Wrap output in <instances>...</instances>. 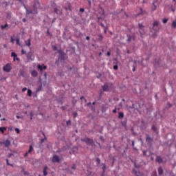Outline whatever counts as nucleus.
I'll use <instances>...</instances> for the list:
<instances>
[{
    "label": "nucleus",
    "mask_w": 176,
    "mask_h": 176,
    "mask_svg": "<svg viewBox=\"0 0 176 176\" xmlns=\"http://www.w3.org/2000/svg\"><path fill=\"white\" fill-rule=\"evenodd\" d=\"M48 168H49L47 167V166H45L43 167V175L44 176L47 175V170H48Z\"/></svg>",
    "instance_id": "obj_11"
},
{
    "label": "nucleus",
    "mask_w": 176,
    "mask_h": 176,
    "mask_svg": "<svg viewBox=\"0 0 176 176\" xmlns=\"http://www.w3.org/2000/svg\"><path fill=\"white\" fill-rule=\"evenodd\" d=\"M66 124L67 126H71V120H69L68 121H67Z\"/></svg>",
    "instance_id": "obj_29"
},
{
    "label": "nucleus",
    "mask_w": 176,
    "mask_h": 176,
    "mask_svg": "<svg viewBox=\"0 0 176 176\" xmlns=\"http://www.w3.org/2000/svg\"><path fill=\"white\" fill-rule=\"evenodd\" d=\"M23 6L26 10L27 14H36V13H38V8H41V4L39 3V1L38 0H36L33 5V10H28V8L26 6H25V4H23Z\"/></svg>",
    "instance_id": "obj_1"
},
{
    "label": "nucleus",
    "mask_w": 176,
    "mask_h": 176,
    "mask_svg": "<svg viewBox=\"0 0 176 176\" xmlns=\"http://www.w3.org/2000/svg\"><path fill=\"white\" fill-rule=\"evenodd\" d=\"M159 65V60H155V65Z\"/></svg>",
    "instance_id": "obj_53"
},
{
    "label": "nucleus",
    "mask_w": 176,
    "mask_h": 176,
    "mask_svg": "<svg viewBox=\"0 0 176 176\" xmlns=\"http://www.w3.org/2000/svg\"><path fill=\"white\" fill-rule=\"evenodd\" d=\"M37 68L40 69V71H43V69H47V67L45 65H38Z\"/></svg>",
    "instance_id": "obj_10"
},
{
    "label": "nucleus",
    "mask_w": 176,
    "mask_h": 176,
    "mask_svg": "<svg viewBox=\"0 0 176 176\" xmlns=\"http://www.w3.org/2000/svg\"><path fill=\"white\" fill-rule=\"evenodd\" d=\"M132 146H133V149H136L135 148H134V140L132 141Z\"/></svg>",
    "instance_id": "obj_49"
},
{
    "label": "nucleus",
    "mask_w": 176,
    "mask_h": 176,
    "mask_svg": "<svg viewBox=\"0 0 176 176\" xmlns=\"http://www.w3.org/2000/svg\"><path fill=\"white\" fill-rule=\"evenodd\" d=\"M80 12H85V9H83V8H80Z\"/></svg>",
    "instance_id": "obj_51"
},
{
    "label": "nucleus",
    "mask_w": 176,
    "mask_h": 176,
    "mask_svg": "<svg viewBox=\"0 0 176 176\" xmlns=\"http://www.w3.org/2000/svg\"><path fill=\"white\" fill-rule=\"evenodd\" d=\"M118 65H115L113 66V69H115L116 71L118 70Z\"/></svg>",
    "instance_id": "obj_43"
},
{
    "label": "nucleus",
    "mask_w": 176,
    "mask_h": 176,
    "mask_svg": "<svg viewBox=\"0 0 176 176\" xmlns=\"http://www.w3.org/2000/svg\"><path fill=\"white\" fill-rule=\"evenodd\" d=\"M155 161L157 162V163H162L163 162V160L162 159V157L160 156H157Z\"/></svg>",
    "instance_id": "obj_15"
},
{
    "label": "nucleus",
    "mask_w": 176,
    "mask_h": 176,
    "mask_svg": "<svg viewBox=\"0 0 176 176\" xmlns=\"http://www.w3.org/2000/svg\"><path fill=\"white\" fill-rule=\"evenodd\" d=\"M30 120H32V117L34 116V113L30 112Z\"/></svg>",
    "instance_id": "obj_31"
},
{
    "label": "nucleus",
    "mask_w": 176,
    "mask_h": 176,
    "mask_svg": "<svg viewBox=\"0 0 176 176\" xmlns=\"http://www.w3.org/2000/svg\"><path fill=\"white\" fill-rule=\"evenodd\" d=\"M6 130H8V129L5 126L0 127V133H1V134H3Z\"/></svg>",
    "instance_id": "obj_17"
},
{
    "label": "nucleus",
    "mask_w": 176,
    "mask_h": 176,
    "mask_svg": "<svg viewBox=\"0 0 176 176\" xmlns=\"http://www.w3.org/2000/svg\"><path fill=\"white\" fill-rule=\"evenodd\" d=\"M59 54L60 55V57H61L62 60H64V52L60 51Z\"/></svg>",
    "instance_id": "obj_25"
},
{
    "label": "nucleus",
    "mask_w": 176,
    "mask_h": 176,
    "mask_svg": "<svg viewBox=\"0 0 176 176\" xmlns=\"http://www.w3.org/2000/svg\"><path fill=\"white\" fill-rule=\"evenodd\" d=\"M33 151H34V147H32V145H30L29 147L28 151L24 154V157H27V156H28V154L31 153V152H32Z\"/></svg>",
    "instance_id": "obj_7"
},
{
    "label": "nucleus",
    "mask_w": 176,
    "mask_h": 176,
    "mask_svg": "<svg viewBox=\"0 0 176 176\" xmlns=\"http://www.w3.org/2000/svg\"><path fill=\"white\" fill-rule=\"evenodd\" d=\"M113 113H116V108L113 110Z\"/></svg>",
    "instance_id": "obj_52"
},
{
    "label": "nucleus",
    "mask_w": 176,
    "mask_h": 176,
    "mask_svg": "<svg viewBox=\"0 0 176 176\" xmlns=\"http://www.w3.org/2000/svg\"><path fill=\"white\" fill-rule=\"evenodd\" d=\"M157 8V6H156V1L153 2L152 6H151V10L153 11H155V10H156Z\"/></svg>",
    "instance_id": "obj_13"
},
{
    "label": "nucleus",
    "mask_w": 176,
    "mask_h": 176,
    "mask_svg": "<svg viewBox=\"0 0 176 176\" xmlns=\"http://www.w3.org/2000/svg\"><path fill=\"white\" fill-rule=\"evenodd\" d=\"M31 75L32 76H33L34 78H36V76H38V72H36V70H33L31 72Z\"/></svg>",
    "instance_id": "obj_14"
},
{
    "label": "nucleus",
    "mask_w": 176,
    "mask_h": 176,
    "mask_svg": "<svg viewBox=\"0 0 176 176\" xmlns=\"http://www.w3.org/2000/svg\"><path fill=\"white\" fill-rule=\"evenodd\" d=\"M86 39H87V41H90V37L89 36H87Z\"/></svg>",
    "instance_id": "obj_56"
},
{
    "label": "nucleus",
    "mask_w": 176,
    "mask_h": 176,
    "mask_svg": "<svg viewBox=\"0 0 176 176\" xmlns=\"http://www.w3.org/2000/svg\"><path fill=\"white\" fill-rule=\"evenodd\" d=\"M101 56H102V53L100 52L99 53V56L101 57Z\"/></svg>",
    "instance_id": "obj_60"
},
{
    "label": "nucleus",
    "mask_w": 176,
    "mask_h": 176,
    "mask_svg": "<svg viewBox=\"0 0 176 176\" xmlns=\"http://www.w3.org/2000/svg\"><path fill=\"white\" fill-rule=\"evenodd\" d=\"M158 174L159 175H162V174H163V168H162V167L158 168Z\"/></svg>",
    "instance_id": "obj_22"
},
{
    "label": "nucleus",
    "mask_w": 176,
    "mask_h": 176,
    "mask_svg": "<svg viewBox=\"0 0 176 176\" xmlns=\"http://www.w3.org/2000/svg\"><path fill=\"white\" fill-rule=\"evenodd\" d=\"M15 131L16 132L17 134H20V129H19V128H16Z\"/></svg>",
    "instance_id": "obj_32"
},
{
    "label": "nucleus",
    "mask_w": 176,
    "mask_h": 176,
    "mask_svg": "<svg viewBox=\"0 0 176 176\" xmlns=\"http://www.w3.org/2000/svg\"><path fill=\"white\" fill-rule=\"evenodd\" d=\"M143 156H146V151H143Z\"/></svg>",
    "instance_id": "obj_46"
},
{
    "label": "nucleus",
    "mask_w": 176,
    "mask_h": 176,
    "mask_svg": "<svg viewBox=\"0 0 176 176\" xmlns=\"http://www.w3.org/2000/svg\"><path fill=\"white\" fill-rule=\"evenodd\" d=\"M133 72H135V67H134V66H133Z\"/></svg>",
    "instance_id": "obj_59"
},
{
    "label": "nucleus",
    "mask_w": 176,
    "mask_h": 176,
    "mask_svg": "<svg viewBox=\"0 0 176 176\" xmlns=\"http://www.w3.org/2000/svg\"><path fill=\"white\" fill-rule=\"evenodd\" d=\"M104 34H107V28L106 27H104Z\"/></svg>",
    "instance_id": "obj_54"
},
{
    "label": "nucleus",
    "mask_w": 176,
    "mask_h": 176,
    "mask_svg": "<svg viewBox=\"0 0 176 176\" xmlns=\"http://www.w3.org/2000/svg\"><path fill=\"white\" fill-rule=\"evenodd\" d=\"M27 57H28V60L34 61V56L32 55V54H28Z\"/></svg>",
    "instance_id": "obj_19"
},
{
    "label": "nucleus",
    "mask_w": 176,
    "mask_h": 176,
    "mask_svg": "<svg viewBox=\"0 0 176 176\" xmlns=\"http://www.w3.org/2000/svg\"><path fill=\"white\" fill-rule=\"evenodd\" d=\"M80 100H85V97H84V96H81V97L80 98Z\"/></svg>",
    "instance_id": "obj_57"
},
{
    "label": "nucleus",
    "mask_w": 176,
    "mask_h": 176,
    "mask_svg": "<svg viewBox=\"0 0 176 176\" xmlns=\"http://www.w3.org/2000/svg\"><path fill=\"white\" fill-rule=\"evenodd\" d=\"M156 175H157V174L156 171L153 172V173H152V175H151V176H156Z\"/></svg>",
    "instance_id": "obj_41"
},
{
    "label": "nucleus",
    "mask_w": 176,
    "mask_h": 176,
    "mask_svg": "<svg viewBox=\"0 0 176 176\" xmlns=\"http://www.w3.org/2000/svg\"><path fill=\"white\" fill-rule=\"evenodd\" d=\"M127 41L128 42H131V41H134L135 38L134 36H131V35L127 34Z\"/></svg>",
    "instance_id": "obj_12"
},
{
    "label": "nucleus",
    "mask_w": 176,
    "mask_h": 176,
    "mask_svg": "<svg viewBox=\"0 0 176 176\" xmlns=\"http://www.w3.org/2000/svg\"><path fill=\"white\" fill-rule=\"evenodd\" d=\"M3 145H4L6 148H9L10 146V140H6V141L3 142Z\"/></svg>",
    "instance_id": "obj_9"
},
{
    "label": "nucleus",
    "mask_w": 176,
    "mask_h": 176,
    "mask_svg": "<svg viewBox=\"0 0 176 176\" xmlns=\"http://www.w3.org/2000/svg\"><path fill=\"white\" fill-rule=\"evenodd\" d=\"M32 94V91H31V89H28V96H29V97H31Z\"/></svg>",
    "instance_id": "obj_26"
},
{
    "label": "nucleus",
    "mask_w": 176,
    "mask_h": 176,
    "mask_svg": "<svg viewBox=\"0 0 176 176\" xmlns=\"http://www.w3.org/2000/svg\"><path fill=\"white\" fill-rule=\"evenodd\" d=\"M1 121H2V120H6V119L3 118V119H1Z\"/></svg>",
    "instance_id": "obj_64"
},
{
    "label": "nucleus",
    "mask_w": 176,
    "mask_h": 176,
    "mask_svg": "<svg viewBox=\"0 0 176 176\" xmlns=\"http://www.w3.org/2000/svg\"><path fill=\"white\" fill-rule=\"evenodd\" d=\"M17 54H16L14 52L11 53V57H14V61H16V57Z\"/></svg>",
    "instance_id": "obj_23"
},
{
    "label": "nucleus",
    "mask_w": 176,
    "mask_h": 176,
    "mask_svg": "<svg viewBox=\"0 0 176 176\" xmlns=\"http://www.w3.org/2000/svg\"><path fill=\"white\" fill-rule=\"evenodd\" d=\"M3 70L4 72H10L12 71V65L10 63H7L6 65L3 66Z\"/></svg>",
    "instance_id": "obj_3"
},
{
    "label": "nucleus",
    "mask_w": 176,
    "mask_h": 176,
    "mask_svg": "<svg viewBox=\"0 0 176 176\" xmlns=\"http://www.w3.org/2000/svg\"><path fill=\"white\" fill-rule=\"evenodd\" d=\"M171 27H172V28H174L175 30V28H176V20L173 21Z\"/></svg>",
    "instance_id": "obj_21"
},
{
    "label": "nucleus",
    "mask_w": 176,
    "mask_h": 176,
    "mask_svg": "<svg viewBox=\"0 0 176 176\" xmlns=\"http://www.w3.org/2000/svg\"><path fill=\"white\" fill-rule=\"evenodd\" d=\"M102 170H103V172H105V168H106V166H105V164H102Z\"/></svg>",
    "instance_id": "obj_34"
},
{
    "label": "nucleus",
    "mask_w": 176,
    "mask_h": 176,
    "mask_svg": "<svg viewBox=\"0 0 176 176\" xmlns=\"http://www.w3.org/2000/svg\"><path fill=\"white\" fill-rule=\"evenodd\" d=\"M139 32L141 36H144L145 35V26L143 25L142 23L138 24Z\"/></svg>",
    "instance_id": "obj_2"
},
{
    "label": "nucleus",
    "mask_w": 176,
    "mask_h": 176,
    "mask_svg": "<svg viewBox=\"0 0 176 176\" xmlns=\"http://www.w3.org/2000/svg\"><path fill=\"white\" fill-rule=\"evenodd\" d=\"M6 162L8 166H11V167H13V164L9 163V160H6Z\"/></svg>",
    "instance_id": "obj_30"
},
{
    "label": "nucleus",
    "mask_w": 176,
    "mask_h": 176,
    "mask_svg": "<svg viewBox=\"0 0 176 176\" xmlns=\"http://www.w3.org/2000/svg\"><path fill=\"white\" fill-rule=\"evenodd\" d=\"M73 116L74 118H76V116H78V113H74Z\"/></svg>",
    "instance_id": "obj_44"
},
{
    "label": "nucleus",
    "mask_w": 176,
    "mask_h": 176,
    "mask_svg": "<svg viewBox=\"0 0 176 176\" xmlns=\"http://www.w3.org/2000/svg\"><path fill=\"white\" fill-rule=\"evenodd\" d=\"M101 27H104V23L100 24Z\"/></svg>",
    "instance_id": "obj_62"
},
{
    "label": "nucleus",
    "mask_w": 176,
    "mask_h": 176,
    "mask_svg": "<svg viewBox=\"0 0 176 176\" xmlns=\"http://www.w3.org/2000/svg\"><path fill=\"white\" fill-rule=\"evenodd\" d=\"M52 49H53L54 50H57V46H56V45H52Z\"/></svg>",
    "instance_id": "obj_42"
},
{
    "label": "nucleus",
    "mask_w": 176,
    "mask_h": 176,
    "mask_svg": "<svg viewBox=\"0 0 176 176\" xmlns=\"http://www.w3.org/2000/svg\"><path fill=\"white\" fill-rule=\"evenodd\" d=\"M8 27V23H6L5 25H1V30H5V28H6Z\"/></svg>",
    "instance_id": "obj_24"
},
{
    "label": "nucleus",
    "mask_w": 176,
    "mask_h": 176,
    "mask_svg": "<svg viewBox=\"0 0 176 176\" xmlns=\"http://www.w3.org/2000/svg\"><path fill=\"white\" fill-rule=\"evenodd\" d=\"M22 171H23L24 175H28V172L25 171V170H24V168H22Z\"/></svg>",
    "instance_id": "obj_27"
},
{
    "label": "nucleus",
    "mask_w": 176,
    "mask_h": 176,
    "mask_svg": "<svg viewBox=\"0 0 176 176\" xmlns=\"http://www.w3.org/2000/svg\"><path fill=\"white\" fill-rule=\"evenodd\" d=\"M25 43L26 45V46L30 47V46H31V38H29L27 41H25Z\"/></svg>",
    "instance_id": "obj_16"
},
{
    "label": "nucleus",
    "mask_w": 176,
    "mask_h": 176,
    "mask_svg": "<svg viewBox=\"0 0 176 176\" xmlns=\"http://www.w3.org/2000/svg\"><path fill=\"white\" fill-rule=\"evenodd\" d=\"M21 54H27V51L22 50H21Z\"/></svg>",
    "instance_id": "obj_33"
},
{
    "label": "nucleus",
    "mask_w": 176,
    "mask_h": 176,
    "mask_svg": "<svg viewBox=\"0 0 176 176\" xmlns=\"http://www.w3.org/2000/svg\"><path fill=\"white\" fill-rule=\"evenodd\" d=\"M124 118V113L123 112L118 113V118L123 119Z\"/></svg>",
    "instance_id": "obj_20"
},
{
    "label": "nucleus",
    "mask_w": 176,
    "mask_h": 176,
    "mask_svg": "<svg viewBox=\"0 0 176 176\" xmlns=\"http://www.w3.org/2000/svg\"><path fill=\"white\" fill-rule=\"evenodd\" d=\"M72 170H76V165L74 164V165L72 166Z\"/></svg>",
    "instance_id": "obj_36"
},
{
    "label": "nucleus",
    "mask_w": 176,
    "mask_h": 176,
    "mask_svg": "<svg viewBox=\"0 0 176 176\" xmlns=\"http://www.w3.org/2000/svg\"><path fill=\"white\" fill-rule=\"evenodd\" d=\"M102 89L103 91H109V85L108 83L104 84L103 86H102Z\"/></svg>",
    "instance_id": "obj_8"
},
{
    "label": "nucleus",
    "mask_w": 176,
    "mask_h": 176,
    "mask_svg": "<svg viewBox=\"0 0 176 176\" xmlns=\"http://www.w3.org/2000/svg\"><path fill=\"white\" fill-rule=\"evenodd\" d=\"M10 17H11V14L7 13V19H10Z\"/></svg>",
    "instance_id": "obj_39"
},
{
    "label": "nucleus",
    "mask_w": 176,
    "mask_h": 176,
    "mask_svg": "<svg viewBox=\"0 0 176 176\" xmlns=\"http://www.w3.org/2000/svg\"><path fill=\"white\" fill-rule=\"evenodd\" d=\"M16 45H20V39L17 38L16 40Z\"/></svg>",
    "instance_id": "obj_40"
},
{
    "label": "nucleus",
    "mask_w": 176,
    "mask_h": 176,
    "mask_svg": "<svg viewBox=\"0 0 176 176\" xmlns=\"http://www.w3.org/2000/svg\"><path fill=\"white\" fill-rule=\"evenodd\" d=\"M152 141H153V138H152L148 134H146V142H147V144H152Z\"/></svg>",
    "instance_id": "obj_6"
},
{
    "label": "nucleus",
    "mask_w": 176,
    "mask_h": 176,
    "mask_svg": "<svg viewBox=\"0 0 176 176\" xmlns=\"http://www.w3.org/2000/svg\"><path fill=\"white\" fill-rule=\"evenodd\" d=\"M54 12L55 13H56V14H58V10L57 9V8H54Z\"/></svg>",
    "instance_id": "obj_37"
},
{
    "label": "nucleus",
    "mask_w": 176,
    "mask_h": 176,
    "mask_svg": "<svg viewBox=\"0 0 176 176\" xmlns=\"http://www.w3.org/2000/svg\"><path fill=\"white\" fill-rule=\"evenodd\" d=\"M97 162H98V163H100V159L98 158Z\"/></svg>",
    "instance_id": "obj_61"
},
{
    "label": "nucleus",
    "mask_w": 176,
    "mask_h": 176,
    "mask_svg": "<svg viewBox=\"0 0 176 176\" xmlns=\"http://www.w3.org/2000/svg\"><path fill=\"white\" fill-rule=\"evenodd\" d=\"M42 89V87H39L37 89V91H39Z\"/></svg>",
    "instance_id": "obj_55"
},
{
    "label": "nucleus",
    "mask_w": 176,
    "mask_h": 176,
    "mask_svg": "<svg viewBox=\"0 0 176 176\" xmlns=\"http://www.w3.org/2000/svg\"><path fill=\"white\" fill-rule=\"evenodd\" d=\"M152 130H153V131H157V128H156V126L153 125L152 126Z\"/></svg>",
    "instance_id": "obj_28"
},
{
    "label": "nucleus",
    "mask_w": 176,
    "mask_h": 176,
    "mask_svg": "<svg viewBox=\"0 0 176 176\" xmlns=\"http://www.w3.org/2000/svg\"><path fill=\"white\" fill-rule=\"evenodd\" d=\"M10 42H12V43H14V39L13 37H11Z\"/></svg>",
    "instance_id": "obj_45"
},
{
    "label": "nucleus",
    "mask_w": 176,
    "mask_h": 176,
    "mask_svg": "<svg viewBox=\"0 0 176 176\" xmlns=\"http://www.w3.org/2000/svg\"><path fill=\"white\" fill-rule=\"evenodd\" d=\"M107 56L108 57H109V56H111V52H107Z\"/></svg>",
    "instance_id": "obj_48"
},
{
    "label": "nucleus",
    "mask_w": 176,
    "mask_h": 176,
    "mask_svg": "<svg viewBox=\"0 0 176 176\" xmlns=\"http://www.w3.org/2000/svg\"><path fill=\"white\" fill-rule=\"evenodd\" d=\"M23 23H25V19H23Z\"/></svg>",
    "instance_id": "obj_63"
},
{
    "label": "nucleus",
    "mask_w": 176,
    "mask_h": 176,
    "mask_svg": "<svg viewBox=\"0 0 176 176\" xmlns=\"http://www.w3.org/2000/svg\"><path fill=\"white\" fill-rule=\"evenodd\" d=\"M15 61H20V58H19V57H15Z\"/></svg>",
    "instance_id": "obj_47"
},
{
    "label": "nucleus",
    "mask_w": 176,
    "mask_h": 176,
    "mask_svg": "<svg viewBox=\"0 0 176 176\" xmlns=\"http://www.w3.org/2000/svg\"><path fill=\"white\" fill-rule=\"evenodd\" d=\"M98 36H99V41H102V35L99 34Z\"/></svg>",
    "instance_id": "obj_38"
},
{
    "label": "nucleus",
    "mask_w": 176,
    "mask_h": 176,
    "mask_svg": "<svg viewBox=\"0 0 176 176\" xmlns=\"http://www.w3.org/2000/svg\"><path fill=\"white\" fill-rule=\"evenodd\" d=\"M81 141L82 142H86V144H89V145H93V144H94V141L93 140V139H90L89 138L81 139Z\"/></svg>",
    "instance_id": "obj_4"
},
{
    "label": "nucleus",
    "mask_w": 176,
    "mask_h": 176,
    "mask_svg": "<svg viewBox=\"0 0 176 176\" xmlns=\"http://www.w3.org/2000/svg\"><path fill=\"white\" fill-rule=\"evenodd\" d=\"M153 29H155V28H157L159 27V21H154L153 24Z\"/></svg>",
    "instance_id": "obj_18"
},
{
    "label": "nucleus",
    "mask_w": 176,
    "mask_h": 176,
    "mask_svg": "<svg viewBox=\"0 0 176 176\" xmlns=\"http://www.w3.org/2000/svg\"><path fill=\"white\" fill-rule=\"evenodd\" d=\"M27 91V87H24L22 89V91Z\"/></svg>",
    "instance_id": "obj_50"
},
{
    "label": "nucleus",
    "mask_w": 176,
    "mask_h": 176,
    "mask_svg": "<svg viewBox=\"0 0 176 176\" xmlns=\"http://www.w3.org/2000/svg\"><path fill=\"white\" fill-rule=\"evenodd\" d=\"M53 163H60V157L56 155H54L52 157Z\"/></svg>",
    "instance_id": "obj_5"
},
{
    "label": "nucleus",
    "mask_w": 176,
    "mask_h": 176,
    "mask_svg": "<svg viewBox=\"0 0 176 176\" xmlns=\"http://www.w3.org/2000/svg\"><path fill=\"white\" fill-rule=\"evenodd\" d=\"M168 21V19H163V23L164 24H166V23H167Z\"/></svg>",
    "instance_id": "obj_35"
},
{
    "label": "nucleus",
    "mask_w": 176,
    "mask_h": 176,
    "mask_svg": "<svg viewBox=\"0 0 176 176\" xmlns=\"http://www.w3.org/2000/svg\"><path fill=\"white\" fill-rule=\"evenodd\" d=\"M21 117H20V116H16V119H21Z\"/></svg>",
    "instance_id": "obj_58"
}]
</instances>
